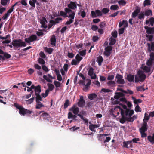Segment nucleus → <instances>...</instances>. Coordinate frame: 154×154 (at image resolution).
Here are the masks:
<instances>
[{"label": "nucleus", "mask_w": 154, "mask_h": 154, "mask_svg": "<svg viewBox=\"0 0 154 154\" xmlns=\"http://www.w3.org/2000/svg\"><path fill=\"white\" fill-rule=\"evenodd\" d=\"M122 108L120 107L117 106L113 109L110 110V113L115 116H117L121 113L122 117L120 119V122L122 123H124L125 122V115H127L128 111H127V106L125 105H122Z\"/></svg>", "instance_id": "1"}, {"label": "nucleus", "mask_w": 154, "mask_h": 154, "mask_svg": "<svg viewBox=\"0 0 154 154\" xmlns=\"http://www.w3.org/2000/svg\"><path fill=\"white\" fill-rule=\"evenodd\" d=\"M65 12L60 11V15L64 17H67L69 19V20L66 21L65 23L66 25H70L73 23L75 15V13L71 9L66 8L65 9Z\"/></svg>", "instance_id": "2"}, {"label": "nucleus", "mask_w": 154, "mask_h": 154, "mask_svg": "<svg viewBox=\"0 0 154 154\" xmlns=\"http://www.w3.org/2000/svg\"><path fill=\"white\" fill-rule=\"evenodd\" d=\"M149 117L146 116V113L145 114V117L143 120V122L142 124V126L139 129L140 133L141 135V137L142 138H144L147 136V134L145 132L147 131L148 126L147 123L145 121H148L149 119Z\"/></svg>", "instance_id": "3"}, {"label": "nucleus", "mask_w": 154, "mask_h": 154, "mask_svg": "<svg viewBox=\"0 0 154 154\" xmlns=\"http://www.w3.org/2000/svg\"><path fill=\"white\" fill-rule=\"evenodd\" d=\"M146 78V75L141 70L138 71L137 75H135V82H143Z\"/></svg>", "instance_id": "4"}, {"label": "nucleus", "mask_w": 154, "mask_h": 154, "mask_svg": "<svg viewBox=\"0 0 154 154\" xmlns=\"http://www.w3.org/2000/svg\"><path fill=\"white\" fill-rule=\"evenodd\" d=\"M127 111L128 112L127 115H125V122L126 121H127L130 122H133L135 119L137 118V116L136 115L132 117H131V116L133 115L134 112L133 110H130L129 109H127Z\"/></svg>", "instance_id": "5"}, {"label": "nucleus", "mask_w": 154, "mask_h": 154, "mask_svg": "<svg viewBox=\"0 0 154 154\" xmlns=\"http://www.w3.org/2000/svg\"><path fill=\"white\" fill-rule=\"evenodd\" d=\"M12 44L14 47L17 48L22 46L25 47L26 46L25 42L20 39L13 40Z\"/></svg>", "instance_id": "6"}, {"label": "nucleus", "mask_w": 154, "mask_h": 154, "mask_svg": "<svg viewBox=\"0 0 154 154\" xmlns=\"http://www.w3.org/2000/svg\"><path fill=\"white\" fill-rule=\"evenodd\" d=\"M15 106L17 108L19 109V113L21 115L24 116L26 114H30L32 112L31 111L26 109L18 104L16 105Z\"/></svg>", "instance_id": "7"}, {"label": "nucleus", "mask_w": 154, "mask_h": 154, "mask_svg": "<svg viewBox=\"0 0 154 154\" xmlns=\"http://www.w3.org/2000/svg\"><path fill=\"white\" fill-rule=\"evenodd\" d=\"M115 95L114 96V98L116 99H119V100L121 101L126 102L125 98L124 97V95L123 94L120 93H116L115 94Z\"/></svg>", "instance_id": "8"}, {"label": "nucleus", "mask_w": 154, "mask_h": 154, "mask_svg": "<svg viewBox=\"0 0 154 154\" xmlns=\"http://www.w3.org/2000/svg\"><path fill=\"white\" fill-rule=\"evenodd\" d=\"M153 65V64H149L147 63V61L146 63V65H142L141 66V68L146 72H149L150 71V68Z\"/></svg>", "instance_id": "9"}, {"label": "nucleus", "mask_w": 154, "mask_h": 154, "mask_svg": "<svg viewBox=\"0 0 154 154\" xmlns=\"http://www.w3.org/2000/svg\"><path fill=\"white\" fill-rule=\"evenodd\" d=\"M116 80L117 83L118 84H123L125 83V81L123 79V76L119 74H117L116 75Z\"/></svg>", "instance_id": "10"}, {"label": "nucleus", "mask_w": 154, "mask_h": 154, "mask_svg": "<svg viewBox=\"0 0 154 154\" xmlns=\"http://www.w3.org/2000/svg\"><path fill=\"white\" fill-rule=\"evenodd\" d=\"M48 89L46 90L45 92V94L44 93H42V96L45 97H47L49 91H52L54 88V85L52 84H49L48 85Z\"/></svg>", "instance_id": "11"}, {"label": "nucleus", "mask_w": 154, "mask_h": 154, "mask_svg": "<svg viewBox=\"0 0 154 154\" xmlns=\"http://www.w3.org/2000/svg\"><path fill=\"white\" fill-rule=\"evenodd\" d=\"M102 15V12L98 10H97L95 11H92L91 12V15L93 18L96 17L98 16H101Z\"/></svg>", "instance_id": "12"}, {"label": "nucleus", "mask_w": 154, "mask_h": 154, "mask_svg": "<svg viewBox=\"0 0 154 154\" xmlns=\"http://www.w3.org/2000/svg\"><path fill=\"white\" fill-rule=\"evenodd\" d=\"M70 111L72 112V113L75 115H77L79 112V110L76 105L75 104L69 109Z\"/></svg>", "instance_id": "13"}, {"label": "nucleus", "mask_w": 154, "mask_h": 154, "mask_svg": "<svg viewBox=\"0 0 154 154\" xmlns=\"http://www.w3.org/2000/svg\"><path fill=\"white\" fill-rule=\"evenodd\" d=\"M37 37L35 35H33L31 36L29 38L25 39V42L27 43L30 42L35 41L37 39Z\"/></svg>", "instance_id": "14"}, {"label": "nucleus", "mask_w": 154, "mask_h": 154, "mask_svg": "<svg viewBox=\"0 0 154 154\" xmlns=\"http://www.w3.org/2000/svg\"><path fill=\"white\" fill-rule=\"evenodd\" d=\"M88 74L91 76V79H95L96 77V75L94 73V69L92 68H90Z\"/></svg>", "instance_id": "15"}, {"label": "nucleus", "mask_w": 154, "mask_h": 154, "mask_svg": "<svg viewBox=\"0 0 154 154\" xmlns=\"http://www.w3.org/2000/svg\"><path fill=\"white\" fill-rule=\"evenodd\" d=\"M90 124L89 125V128L92 131L95 132L96 131L94 130L95 128L99 127L100 125L99 124H93L91 123L90 122H89Z\"/></svg>", "instance_id": "16"}, {"label": "nucleus", "mask_w": 154, "mask_h": 154, "mask_svg": "<svg viewBox=\"0 0 154 154\" xmlns=\"http://www.w3.org/2000/svg\"><path fill=\"white\" fill-rule=\"evenodd\" d=\"M112 47L111 46H108L105 48V51L104 52V54L107 56H109L111 53Z\"/></svg>", "instance_id": "17"}, {"label": "nucleus", "mask_w": 154, "mask_h": 154, "mask_svg": "<svg viewBox=\"0 0 154 154\" xmlns=\"http://www.w3.org/2000/svg\"><path fill=\"white\" fill-rule=\"evenodd\" d=\"M144 28L146 30V34L152 35L154 32V28H150L147 26H145Z\"/></svg>", "instance_id": "18"}, {"label": "nucleus", "mask_w": 154, "mask_h": 154, "mask_svg": "<svg viewBox=\"0 0 154 154\" xmlns=\"http://www.w3.org/2000/svg\"><path fill=\"white\" fill-rule=\"evenodd\" d=\"M62 20V18H61L58 17L56 18L54 21L52 20H51L50 22L51 24L50 28L54 24L59 23V22L61 21Z\"/></svg>", "instance_id": "19"}, {"label": "nucleus", "mask_w": 154, "mask_h": 154, "mask_svg": "<svg viewBox=\"0 0 154 154\" xmlns=\"http://www.w3.org/2000/svg\"><path fill=\"white\" fill-rule=\"evenodd\" d=\"M68 8L72 9L75 10L77 8V5L75 2L71 1L70 3L68 4Z\"/></svg>", "instance_id": "20"}, {"label": "nucleus", "mask_w": 154, "mask_h": 154, "mask_svg": "<svg viewBox=\"0 0 154 154\" xmlns=\"http://www.w3.org/2000/svg\"><path fill=\"white\" fill-rule=\"evenodd\" d=\"M40 23L42 25L41 26L45 28L47 27V20L46 18L43 17L40 20Z\"/></svg>", "instance_id": "21"}, {"label": "nucleus", "mask_w": 154, "mask_h": 154, "mask_svg": "<svg viewBox=\"0 0 154 154\" xmlns=\"http://www.w3.org/2000/svg\"><path fill=\"white\" fill-rule=\"evenodd\" d=\"M150 58L148 60L147 63L149 64H154L153 61L154 60V53H151L150 54Z\"/></svg>", "instance_id": "22"}, {"label": "nucleus", "mask_w": 154, "mask_h": 154, "mask_svg": "<svg viewBox=\"0 0 154 154\" xmlns=\"http://www.w3.org/2000/svg\"><path fill=\"white\" fill-rule=\"evenodd\" d=\"M85 81H87V83L84 86L83 88L84 90L85 91H86L88 89L91 82V81L88 79H87Z\"/></svg>", "instance_id": "23"}, {"label": "nucleus", "mask_w": 154, "mask_h": 154, "mask_svg": "<svg viewBox=\"0 0 154 154\" xmlns=\"http://www.w3.org/2000/svg\"><path fill=\"white\" fill-rule=\"evenodd\" d=\"M79 107H82L85 104V102L83 99V97L82 96L80 97V99L78 103Z\"/></svg>", "instance_id": "24"}, {"label": "nucleus", "mask_w": 154, "mask_h": 154, "mask_svg": "<svg viewBox=\"0 0 154 154\" xmlns=\"http://www.w3.org/2000/svg\"><path fill=\"white\" fill-rule=\"evenodd\" d=\"M123 26V28H125L128 26V22L126 20H123L122 22H120L119 24V26L120 27Z\"/></svg>", "instance_id": "25"}, {"label": "nucleus", "mask_w": 154, "mask_h": 154, "mask_svg": "<svg viewBox=\"0 0 154 154\" xmlns=\"http://www.w3.org/2000/svg\"><path fill=\"white\" fill-rule=\"evenodd\" d=\"M147 45L148 47V50L151 51H153L154 50V43L151 42V44L149 43H147Z\"/></svg>", "instance_id": "26"}, {"label": "nucleus", "mask_w": 154, "mask_h": 154, "mask_svg": "<svg viewBox=\"0 0 154 154\" xmlns=\"http://www.w3.org/2000/svg\"><path fill=\"white\" fill-rule=\"evenodd\" d=\"M154 23V18L151 17L149 20H146V24L148 25L150 24L151 26H153Z\"/></svg>", "instance_id": "27"}, {"label": "nucleus", "mask_w": 154, "mask_h": 154, "mask_svg": "<svg viewBox=\"0 0 154 154\" xmlns=\"http://www.w3.org/2000/svg\"><path fill=\"white\" fill-rule=\"evenodd\" d=\"M34 89L35 94H39L41 92V86L38 85L37 86H35Z\"/></svg>", "instance_id": "28"}, {"label": "nucleus", "mask_w": 154, "mask_h": 154, "mask_svg": "<svg viewBox=\"0 0 154 154\" xmlns=\"http://www.w3.org/2000/svg\"><path fill=\"white\" fill-rule=\"evenodd\" d=\"M78 14L80 15L82 18H84L86 16V13L83 9H81L78 12Z\"/></svg>", "instance_id": "29"}, {"label": "nucleus", "mask_w": 154, "mask_h": 154, "mask_svg": "<svg viewBox=\"0 0 154 154\" xmlns=\"http://www.w3.org/2000/svg\"><path fill=\"white\" fill-rule=\"evenodd\" d=\"M36 103L35 108L36 109H40L41 108L44 106V105L41 102H36Z\"/></svg>", "instance_id": "30"}, {"label": "nucleus", "mask_w": 154, "mask_h": 154, "mask_svg": "<svg viewBox=\"0 0 154 154\" xmlns=\"http://www.w3.org/2000/svg\"><path fill=\"white\" fill-rule=\"evenodd\" d=\"M107 84L108 86L114 87L116 85V82L115 81L110 80L107 82Z\"/></svg>", "instance_id": "31"}, {"label": "nucleus", "mask_w": 154, "mask_h": 154, "mask_svg": "<svg viewBox=\"0 0 154 154\" xmlns=\"http://www.w3.org/2000/svg\"><path fill=\"white\" fill-rule=\"evenodd\" d=\"M140 12V10L139 9H136L132 13V17L133 18L135 17Z\"/></svg>", "instance_id": "32"}, {"label": "nucleus", "mask_w": 154, "mask_h": 154, "mask_svg": "<svg viewBox=\"0 0 154 154\" xmlns=\"http://www.w3.org/2000/svg\"><path fill=\"white\" fill-rule=\"evenodd\" d=\"M77 117V116L73 115L72 113L70 112H69L68 114V119H70L72 118L76 120L75 119Z\"/></svg>", "instance_id": "33"}, {"label": "nucleus", "mask_w": 154, "mask_h": 154, "mask_svg": "<svg viewBox=\"0 0 154 154\" xmlns=\"http://www.w3.org/2000/svg\"><path fill=\"white\" fill-rule=\"evenodd\" d=\"M51 44L54 46H55L56 44V39L54 35H52L50 39Z\"/></svg>", "instance_id": "34"}, {"label": "nucleus", "mask_w": 154, "mask_h": 154, "mask_svg": "<svg viewBox=\"0 0 154 154\" xmlns=\"http://www.w3.org/2000/svg\"><path fill=\"white\" fill-rule=\"evenodd\" d=\"M131 142V141H128L126 142H124L123 143V146L124 147L128 148L130 147Z\"/></svg>", "instance_id": "35"}, {"label": "nucleus", "mask_w": 154, "mask_h": 154, "mask_svg": "<svg viewBox=\"0 0 154 154\" xmlns=\"http://www.w3.org/2000/svg\"><path fill=\"white\" fill-rule=\"evenodd\" d=\"M97 95L94 93H92L89 94L88 95V98H89V99L91 100H92L94 99L95 98H96L97 97Z\"/></svg>", "instance_id": "36"}, {"label": "nucleus", "mask_w": 154, "mask_h": 154, "mask_svg": "<svg viewBox=\"0 0 154 154\" xmlns=\"http://www.w3.org/2000/svg\"><path fill=\"white\" fill-rule=\"evenodd\" d=\"M148 139L151 143L154 144V134H153L152 136H148Z\"/></svg>", "instance_id": "37"}, {"label": "nucleus", "mask_w": 154, "mask_h": 154, "mask_svg": "<svg viewBox=\"0 0 154 154\" xmlns=\"http://www.w3.org/2000/svg\"><path fill=\"white\" fill-rule=\"evenodd\" d=\"M134 78V75H133L130 74L128 75L127 76V79L130 82L133 81Z\"/></svg>", "instance_id": "38"}, {"label": "nucleus", "mask_w": 154, "mask_h": 154, "mask_svg": "<svg viewBox=\"0 0 154 154\" xmlns=\"http://www.w3.org/2000/svg\"><path fill=\"white\" fill-rule=\"evenodd\" d=\"M146 37L147 40L151 41L152 40L153 36L152 35L146 34Z\"/></svg>", "instance_id": "39"}, {"label": "nucleus", "mask_w": 154, "mask_h": 154, "mask_svg": "<svg viewBox=\"0 0 154 154\" xmlns=\"http://www.w3.org/2000/svg\"><path fill=\"white\" fill-rule=\"evenodd\" d=\"M97 138L99 140L101 141H104L105 137L103 136V134H98L97 136Z\"/></svg>", "instance_id": "40"}, {"label": "nucleus", "mask_w": 154, "mask_h": 154, "mask_svg": "<svg viewBox=\"0 0 154 154\" xmlns=\"http://www.w3.org/2000/svg\"><path fill=\"white\" fill-rule=\"evenodd\" d=\"M103 61L102 57L101 56H99L97 58V62H98V64L100 66L101 65V63Z\"/></svg>", "instance_id": "41"}, {"label": "nucleus", "mask_w": 154, "mask_h": 154, "mask_svg": "<svg viewBox=\"0 0 154 154\" xmlns=\"http://www.w3.org/2000/svg\"><path fill=\"white\" fill-rule=\"evenodd\" d=\"M36 0H30L29 1V3L32 7H35V4L36 3Z\"/></svg>", "instance_id": "42"}, {"label": "nucleus", "mask_w": 154, "mask_h": 154, "mask_svg": "<svg viewBox=\"0 0 154 154\" xmlns=\"http://www.w3.org/2000/svg\"><path fill=\"white\" fill-rule=\"evenodd\" d=\"M78 116L80 117V118L82 119L85 123L87 124L88 123V120L87 119L84 118L83 116L81 114H79L78 115Z\"/></svg>", "instance_id": "43"}, {"label": "nucleus", "mask_w": 154, "mask_h": 154, "mask_svg": "<svg viewBox=\"0 0 154 154\" xmlns=\"http://www.w3.org/2000/svg\"><path fill=\"white\" fill-rule=\"evenodd\" d=\"M145 14L144 12H140L138 15V18L140 19H144V17Z\"/></svg>", "instance_id": "44"}, {"label": "nucleus", "mask_w": 154, "mask_h": 154, "mask_svg": "<svg viewBox=\"0 0 154 154\" xmlns=\"http://www.w3.org/2000/svg\"><path fill=\"white\" fill-rule=\"evenodd\" d=\"M136 89L137 91H144L145 89L143 87V86H141L137 87H136Z\"/></svg>", "instance_id": "45"}, {"label": "nucleus", "mask_w": 154, "mask_h": 154, "mask_svg": "<svg viewBox=\"0 0 154 154\" xmlns=\"http://www.w3.org/2000/svg\"><path fill=\"white\" fill-rule=\"evenodd\" d=\"M36 95V102H40L42 100V97L39 94H35Z\"/></svg>", "instance_id": "46"}, {"label": "nucleus", "mask_w": 154, "mask_h": 154, "mask_svg": "<svg viewBox=\"0 0 154 154\" xmlns=\"http://www.w3.org/2000/svg\"><path fill=\"white\" fill-rule=\"evenodd\" d=\"M152 14V11L150 10H148L145 11L144 14L146 16H148L151 15Z\"/></svg>", "instance_id": "47"}, {"label": "nucleus", "mask_w": 154, "mask_h": 154, "mask_svg": "<svg viewBox=\"0 0 154 154\" xmlns=\"http://www.w3.org/2000/svg\"><path fill=\"white\" fill-rule=\"evenodd\" d=\"M110 42L109 43L110 45H114L116 42V40L111 37L110 38Z\"/></svg>", "instance_id": "48"}, {"label": "nucleus", "mask_w": 154, "mask_h": 154, "mask_svg": "<svg viewBox=\"0 0 154 154\" xmlns=\"http://www.w3.org/2000/svg\"><path fill=\"white\" fill-rule=\"evenodd\" d=\"M54 83L56 87L57 88L60 87L61 85L60 82L56 81H54Z\"/></svg>", "instance_id": "49"}, {"label": "nucleus", "mask_w": 154, "mask_h": 154, "mask_svg": "<svg viewBox=\"0 0 154 154\" xmlns=\"http://www.w3.org/2000/svg\"><path fill=\"white\" fill-rule=\"evenodd\" d=\"M34 100V97H32V98H30V99L27 100L26 101L27 104H31L33 102Z\"/></svg>", "instance_id": "50"}, {"label": "nucleus", "mask_w": 154, "mask_h": 154, "mask_svg": "<svg viewBox=\"0 0 154 154\" xmlns=\"http://www.w3.org/2000/svg\"><path fill=\"white\" fill-rule=\"evenodd\" d=\"M118 8V6L116 5H112L110 7L111 10H117Z\"/></svg>", "instance_id": "51"}, {"label": "nucleus", "mask_w": 154, "mask_h": 154, "mask_svg": "<svg viewBox=\"0 0 154 154\" xmlns=\"http://www.w3.org/2000/svg\"><path fill=\"white\" fill-rule=\"evenodd\" d=\"M10 0H1V4L2 5H5L8 2L10 1Z\"/></svg>", "instance_id": "52"}, {"label": "nucleus", "mask_w": 154, "mask_h": 154, "mask_svg": "<svg viewBox=\"0 0 154 154\" xmlns=\"http://www.w3.org/2000/svg\"><path fill=\"white\" fill-rule=\"evenodd\" d=\"M75 58L76 60L79 62L82 59V57H80V56L79 54H77Z\"/></svg>", "instance_id": "53"}, {"label": "nucleus", "mask_w": 154, "mask_h": 154, "mask_svg": "<svg viewBox=\"0 0 154 154\" xmlns=\"http://www.w3.org/2000/svg\"><path fill=\"white\" fill-rule=\"evenodd\" d=\"M109 11V9L107 8H105L103 9L102 11V12L104 14H106L108 13Z\"/></svg>", "instance_id": "54"}, {"label": "nucleus", "mask_w": 154, "mask_h": 154, "mask_svg": "<svg viewBox=\"0 0 154 154\" xmlns=\"http://www.w3.org/2000/svg\"><path fill=\"white\" fill-rule=\"evenodd\" d=\"M69 105V101L68 100H67L64 104V108H66Z\"/></svg>", "instance_id": "55"}, {"label": "nucleus", "mask_w": 154, "mask_h": 154, "mask_svg": "<svg viewBox=\"0 0 154 154\" xmlns=\"http://www.w3.org/2000/svg\"><path fill=\"white\" fill-rule=\"evenodd\" d=\"M135 110L136 112L141 111V109L138 105H137L135 109Z\"/></svg>", "instance_id": "56"}, {"label": "nucleus", "mask_w": 154, "mask_h": 154, "mask_svg": "<svg viewBox=\"0 0 154 154\" xmlns=\"http://www.w3.org/2000/svg\"><path fill=\"white\" fill-rule=\"evenodd\" d=\"M118 3L119 5H122L123 6L125 5L126 4L125 2V1L123 0L119 1Z\"/></svg>", "instance_id": "57"}, {"label": "nucleus", "mask_w": 154, "mask_h": 154, "mask_svg": "<svg viewBox=\"0 0 154 154\" xmlns=\"http://www.w3.org/2000/svg\"><path fill=\"white\" fill-rule=\"evenodd\" d=\"M111 91L108 89L103 88L101 90V92H103L105 93L110 92Z\"/></svg>", "instance_id": "58"}, {"label": "nucleus", "mask_w": 154, "mask_h": 154, "mask_svg": "<svg viewBox=\"0 0 154 154\" xmlns=\"http://www.w3.org/2000/svg\"><path fill=\"white\" fill-rule=\"evenodd\" d=\"M79 63V62L75 60L74 59L71 62V64L72 65H75Z\"/></svg>", "instance_id": "59"}, {"label": "nucleus", "mask_w": 154, "mask_h": 154, "mask_svg": "<svg viewBox=\"0 0 154 154\" xmlns=\"http://www.w3.org/2000/svg\"><path fill=\"white\" fill-rule=\"evenodd\" d=\"M86 50H84L80 51L79 52L80 54L82 56H85L86 54Z\"/></svg>", "instance_id": "60"}, {"label": "nucleus", "mask_w": 154, "mask_h": 154, "mask_svg": "<svg viewBox=\"0 0 154 154\" xmlns=\"http://www.w3.org/2000/svg\"><path fill=\"white\" fill-rule=\"evenodd\" d=\"M57 79L59 81H61L62 79V78L60 74H59V72L58 73H57Z\"/></svg>", "instance_id": "61"}, {"label": "nucleus", "mask_w": 154, "mask_h": 154, "mask_svg": "<svg viewBox=\"0 0 154 154\" xmlns=\"http://www.w3.org/2000/svg\"><path fill=\"white\" fill-rule=\"evenodd\" d=\"M38 61L39 63L41 64H44L45 63L44 60L41 58H39Z\"/></svg>", "instance_id": "62"}, {"label": "nucleus", "mask_w": 154, "mask_h": 154, "mask_svg": "<svg viewBox=\"0 0 154 154\" xmlns=\"http://www.w3.org/2000/svg\"><path fill=\"white\" fill-rule=\"evenodd\" d=\"M134 100V102L135 104H137L138 103H140L142 102V100L141 99H134V98L133 97Z\"/></svg>", "instance_id": "63"}, {"label": "nucleus", "mask_w": 154, "mask_h": 154, "mask_svg": "<svg viewBox=\"0 0 154 154\" xmlns=\"http://www.w3.org/2000/svg\"><path fill=\"white\" fill-rule=\"evenodd\" d=\"M28 89L27 91H32V89H34L35 88V86L34 85H32L30 88L29 87H27Z\"/></svg>", "instance_id": "64"}]
</instances>
